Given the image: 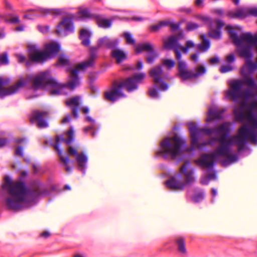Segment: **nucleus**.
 <instances>
[{"instance_id":"obj_1","label":"nucleus","mask_w":257,"mask_h":257,"mask_svg":"<svg viewBox=\"0 0 257 257\" xmlns=\"http://www.w3.org/2000/svg\"><path fill=\"white\" fill-rule=\"evenodd\" d=\"M108 36L100 38L97 42V45L90 47L89 50V58L87 61H82L77 65L76 68L71 70L70 80L65 84L59 83L53 78L50 71L41 72L33 79V87L35 89L49 88L50 94L52 95L65 93V89L69 88L73 90L77 87L80 82L78 77L80 70H85L88 67H93L95 64V60L98 58V51L102 46L106 47L108 41Z\"/></svg>"},{"instance_id":"obj_2","label":"nucleus","mask_w":257,"mask_h":257,"mask_svg":"<svg viewBox=\"0 0 257 257\" xmlns=\"http://www.w3.org/2000/svg\"><path fill=\"white\" fill-rule=\"evenodd\" d=\"M33 188L27 186L25 182L18 181L9 186V195L6 199L8 207L15 211L29 208L36 205L43 196H49L50 192L43 189L44 184L39 180L32 183Z\"/></svg>"},{"instance_id":"obj_3","label":"nucleus","mask_w":257,"mask_h":257,"mask_svg":"<svg viewBox=\"0 0 257 257\" xmlns=\"http://www.w3.org/2000/svg\"><path fill=\"white\" fill-rule=\"evenodd\" d=\"M227 131L223 132L220 136L221 144H219L214 150L213 156L227 155L232 152V146L234 145L247 144V141L251 142V136L248 134L251 133V128L248 125H242L239 131V133L235 137L230 136L231 130V123L227 122L226 126Z\"/></svg>"},{"instance_id":"obj_4","label":"nucleus","mask_w":257,"mask_h":257,"mask_svg":"<svg viewBox=\"0 0 257 257\" xmlns=\"http://www.w3.org/2000/svg\"><path fill=\"white\" fill-rule=\"evenodd\" d=\"M186 147L185 141L176 134L172 139L166 137L161 142L155 157H162L165 160L169 159L179 163L185 157L184 151Z\"/></svg>"},{"instance_id":"obj_5","label":"nucleus","mask_w":257,"mask_h":257,"mask_svg":"<svg viewBox=\"0 0 257 257\" xmlns=\"http://www.w3.org/2000/svg\"><path fill=\"white\" fill-rule=\"evenodd\" d=\"M195 168L191 167L189 160H186L180 168L179 173L171 176L165 182V186L172 190H184L195 181Z\"/></svg>"},{"instance_id":"obj_6","label":"nucleus","mask_w":257,"mask_h":257,"mask_svg":"<svg viewBox=\"0 0 257 257\" xmlns=\"http://www.w3.org/2000/svg\"><path fill=\"white\" fill-rule=\"evenodd\" d=\"M176 58L178 60L177 76L181 78L183 81H185L191 78L196 79L199 77L203 76L206 73V69L202 65L197 68V71L193 72L188 70V65L187 62L181 60L182 54L179 48L173 50Z\"/></svg>"},{"instance_id":"obj_7","label":"nucleus","mask_w":257,"mask_h":257,"mask_svg":"<svg viewBox=\"0 0 257 257\" xmlns=\"http://www.w3.org/2000/svg\"><path fill=\"white\" fill-rule=\"evenodd\" d=\"M163 73V67L158 65L153 68L150 71V76L153 78L156 84L150 87L148 90V94L151 98L160 99L161 96L159 93L160 89L165 91L169 88V85L165 82L161 77Z\"/></svg>"},{"instance_id":"obj_8","label":"nucleus","mask_w":257,"mask_h":257,"mask_svg":"<svg viewBox=\"0 0 257 257\" xmlns=\"http://www.w3.org/2000/svg\"><path fill=\"white\" fill-rule=\"evenodd\" d=\"M243 83L249 87L257 89V84L255 79L252 77L245 76L243 82L239 79H235L230 82V88L226 92V97L228 99H232L234 101H237L242 97V88Z\"/></svg>"},{"instance_id":"obj_9","label":"nucleus","mask_w":257,"mask_h":257,"mask_svg":"<svg viewBox=\"0 0 257 257\" xmlns=\"http://www.w3.org/2000/svg\"><path fill=\"white\" fill-rule=\"evenodd\" d=\"M228 122L221 123L217 127L213 128H198L193 122L189 123V131L191 137V143L192 145L197 144L200 137L201 133H204L207 136H211L213 134L222 135L223 132H226L227 129L226 127Z\"/></svg>"},{"instance_id":"obj_10","label":"nucleus","mask_w":257,"mask_h":257,"mask_svg":"<svg viewBox=\"0 0 257 257\" xmlns=\"http://www.w3.org/2000/svg\"><path fill=\"white\" fill-rule=\"evenodd\" d=\"M214 150L208 154L207 153L201 154L199 158L194 160V163L198 167L201 168H205L207 171H211L216 166L217 161H219L220 156H213Z\"/></svg>"},{"instance_id":"obj_11","label":"nucleus","mask_w":257,"mask_h":257,"mask_svg":"<svg viewBox=\"0 0 257 257\" xmlns=\"http://www.w3.org/2000/svg\"><path fill=\"white\" fill-rule=\"evenodd\" d=\"M67 152L70 156L75 157L77 170L81 172L83 176H84L88 168V157L87 153L85 152L78 153L75 148L72 147L68 148Z\"/></svg>"},{"instance_id":"obj_12","label":"nucleus","mask_w":257,"mask_h":257,"mask_svg":"<svg viewBox=\"0 0 257 257\" xmlns=\"http://www.w3.org/2000/svg\"><path fill=\"white\" fill-rule=\"evenodd\" d=\"M10 79H8L6 81L1 77V99L6 96L12 95L17 93L19 90L24 87L28 83V80L23 78L21 79L14 85L11 86L8 88H3V85L8 83Z\"/></svg>"},{"instance_id":"obj_13","label":"nucleus","mask_w":257,"mask_h":257,"mask_svg":"<svg viewBox=\"0 0 257 257\" xmlns=\"http://www.w3.org/2000/svg\"><path fill=\"white\" fill-rule=\"evenodd\" d=\"M74 32L73 20L70 18H64L57 26L56 33L60 37H65Z\"/></svg>"},{"instance_id":"obj_14","label":"nucleus","mask_w":257,"mask_h":257,"mask_svg":"<svg viewBox=\"0 0 257 257\" xmlns=\"http://www.w3.org/2000/svg\"><path fill=\"white\" fill-rule=\"evenodd\" d=\"M143 51L147 52L149 54L147 58V62L149 64H153L158 56L156 51L154 49V45L150 43L145 42L138 44L136 48V53L140 54Z\"/></svg>"},{"instance_id":"obj_15","label":"nucleus","mask_w":257,"mask_h":257,"mask_svg":"<svg viewBox=\"0 0 257 257\" xmlns=\"http://www.w3.org/2000/svg\"><path fill=\"white\" fill-rule=\"evenodd\" d=\"M104 95L106 99L112 102H114L126 96L122 91L121 84L120 83L114 84L111 87L104 92Z\"/></svg>"},{"instance_id":"obj_16","label":"nucleus","mask_w":257,"mask_h":257,"mask_svg":"<svg viewBox=\"0 0 257 257\" xmlns=\"http://www.w3.org/2000/svg\"><path fill=\"white\" fill-rule=\"evenodd\" d=\"M49 14H52L54 16L70 15L69 9L67 8L61 9H43L39 8L34 12L33 16L44 17Z\"/></svg>"},{"instance_id":"obj_17","label":"nucleus","mask_w":257,"mask_h":257,"mask_svg":"<svg viewBox=\"0 0 257 257\" xmlns=\"http://www.w3.org/2000/svg\"><path fill=\"white\" fill-rule=\"evenodd\" d=\"M47 112L46 111H40L35 110L32 112L30 120L31 123L35 121L40 128H45L48 126V123L46 119L47 116Z\"/></svg>"},{"instance_id":"obj_18","label":"nucleus","mask_w":257,"mask_h":257,"mask_svg":"<svg viewBox=\"0 0 257 257\" xmlns=\"http://www.w3.org/2000/svg\"><path fill=\"white\" fill-rule=\"evenodd\" d=\"M28 50L29 58L33 62H44L48 59V56L46 53H44V51H40L36 46L32 45L30 46Z\"/></svg>"},{"instance_id":"obj_19","label":"nucleus","mask_w":257,"mask_h":257,"mask_svg":"<svg viewBox=\"0 0 257 257\" xmlns=\"http://www.w3.org/2000/svg\"><path fill=\"white\" fill-rule=\"evenodd\" d=\"M247 121L251 123V125L248 124L243 125L250 126L251 133L248 134L251 136V143L257 145V112L255 111L249 113L247 117Z\"/></svg>"},{"instance_id":"obj_20","label":"nucleus","mask_w":257,"mask_h":257,"mask_svg":"<svg viewBox=\"0 0 257 257\" xmlns=\"http://www.w3.org/2000/svg\"><path fill=\"white\" fill-rule=\"evenodd\" d=\"M216 27L215 29L208 28V36L212 39L219 40L222 38L221 30L225 25L224 22L220 19H216Z\"/></svg>"},{"instance_id":"obj_21","label":"nucleus","mask_w":257,"mask_h":257,"mask_svg":"<svg viewBox=\"0 0 257 257\" xmlns=\"http://www.w3.org/2000/svg\"><path fill=\"white\" fill-rule=\"evenodd\" d=\"M80 98L79 96H76L66 101V105L71 107L72 115L76 119L79 118V110L80 109L79 100Z\"/></svg>"},{"instance_id":"obj_22","label":"nucleus","mask_w":257,"mask_h":257,"mask_svg":"<svg viewBox=\"0 0 257 257\" xmlns=\"http://www.w3.org/2000/svg\"><path fill=\"white\" fill-rule=\"evenodd\" d=\"M61 48V45L59 43L52 42L45 45L44 53H46L48 58H51L56 56Z\"/></svg>"},{"instance_id":"obj_23","label":"nucleus","mask_w":257,"mask_h":257,"mask_svg":"<svg viewBox=\"0 0 257 257\" xmlns=\"http://www.w3.org/2000/svg\"><path fill=\"white\" fill-rule=\"evenodd\" d=\"M63 141H64V140L62 136H57L56 138V142L54 147L58 154L60 160L65 165H66L70 162V159L67 156H63L62 151L60 149V143Z\"/></svg>"},{"instance_id":"obj_24","label":"nucleus","mask_w":257,"mask_h":257,"mask_svg":"<svg viewBox=\"0 0 257 257\" xmlns=\"http://www.w3.org/2000/svg\"><path fill=\"white\" fill-rule=\"evenodd\" d=\"M85 121L90 123V125L84 128V133L87 134L88 132L91 131V136L94 137L97 134L99 131V128H97L96 127L95 120L89 115H86Z\"/></svg>"},{"instance_id":"obj_25","label":"nucleus","mask_w":257,"mask_h":257,"mask_svg":"<svg viewBox=\"0 0 257 257\" xmlns=\"http://www.w3.org/2000/svg\"><path fill=\"white\" fill-rule=\"evenodd\" d=\"M164 48L167 50H174L176 49L179 48L180 42H178L176 36L171 35L169 36L167 40L164 42Z\"/></svg>"},{"instance_id":"obj_26","label":"nucleus","mask_w":257,"mask_h":257,"mask_svg":"<svg viewBox=\"0 0 257 257\" xmlns=\"http://www.w3.org/2000/svg\"><path fill=\"white\" fill-rule=\"evenodd\" d=\"M224 111V109L218 110L217 109L210 108L208 112V117L206 119V121L210 122L213 120L221 119Z\"/></svg>"},{"instance_id":"obj_27","label":"nucleus","mask_w":257,"mask_h":257,"mask_svg":"<svg viewBox=\"0 0 257 257\" xmlns=\"http://www.w3.org/2000/svg\"><path fill=\"white\" fill-rule=\"evenodd\" d=\"M123 88L125 87L129 92L134 91L138 89L139 84L132 77L127 78L124 82L120 83Z\"/></svg>"},{"instance_id":"obj_28","label":"nucleus","mask_w":257,"mask_h":257,"mask_svg":"<svg viewBox=\"0 0 257 257\" xmlns=\"http://www.w3.org/2000/svg\"><path fill=\"white\" fill-rule=\"evenodd\" d=\"M200 38L202 42L197 45V49L203 52L207 51L211 46L209 39L207 38L206 35L205 34L201 35Z\"/></svg>"},{"instance_id":"obj_29","label":"nucleus","mask_w":257,"mask_h":257,"mask_svg":"<svg viewBox=\"0 0 257 257\" xmlns=\"http://www.w3.org/2000/svg\"><path fill=\"white\" fill-rule=\"evenodd\" d=\"M231 152H229L227 155H222L221 157H226L227 158L221 162V165L223 167H226L232 164L234 162H237L239 160V155L237 153L231 154Z\"/></svg>"},{"instance_id":"obj_30","label":"nucleus","mask_w":257,"mask_h":257,"mask_svg":"<svg viewBox=\"0 0 257 257\" xmlns=\"http://www.w3.org/2000/svg\"><path fill=\"white\" fill-rule=\"evenodd\" d=\"M97 24L99 27L103 29H108L111 28L112 21L105 19L102 15H97L95 16Z\"/></svg>"},{"instance_id":"obj_31","label":"nucleus","mask_w":257,"mask_h":257,"mask_svg":"<svg viewBox=\"0 0 257 257\" xmlns=\"http://www.w3.org/2000/svg\"><path fill=\"white\" fill-rule=\"evenodd\" d=\"M91 33L86 29H82L80 32L79 39L81 41L82 44L88 47L90 44Z\"/></svg>"},{"instance_id":"obj_32","label":"nucleus","mask_w":257,"mask_h":257,"mask_svg":"<svg viewBox=\"0 0 257 257\" xmlns=\"http://www.w3.org/2000/svg\"><path fill=\"white\" fill-rule=\"evenodd\" d=\"M230 18H234L235 17L239 18H245L249 16L248 8L238 9L234 13L229 12L227 15Z\"/></svg>"},{"instance_id":"obj_33","label":"nucleus","mask_w":257,"mask_h":257,"mask_svg":"<svg viewBox=\"0 0 257 257\" xmlns=\"http://www.w3.org/2000/svg\"><path fill=\"white\" fill-rule=\"evenodd\" d=\"M233 113L236 121L243 122L245 119V113L241 107H236L233 110Z\"/></svg>"},{"instance_id":"obj_34","label":"nucleus","mask_w":257,"mask_h":257,"mask_svg":"<svg viewBox=\"0 0 257 257\" xmlns=\"http://www.w3.org/2000/svg\"><path fill=\"white\" fill-rule=\"evenodd\" d=\"M177 245V250L178 252L182 255H185L187 253L185 239L182 237H179L175 240Z\"/></svg>"},{"instance_id":"obj_35","label":"nucleus","mask_w":257,"mask_h":257,"mask_svg":"<svg viewBox=\"0 0 257 257\" xmlns=\"http://www.w3.org/2000/svg\"><path fill=\"white\" fill-rule=\"evenodd\" d=\"M111 55L112 57L116 59L117 63H121L126 59L125 53L119 49L112 51Z\"/></svg>"},{"instance_id":"obj_36","label":"nucleus","mask_w":257,"mask_h":257,"mask_svg":"<svg viewBox=\"0 0 257 257\" xmlns=\"http://www.w3.org/2000/svg\"><path fill=\"white\" fill-rule=\"evenodd\" d=\"M247 144H240L237 145L238 147L237 154L241 157H245L249 154L251 152V149L246 146Z\"/></svg>"},{"instance_id":"obj_37","label":"nucleus","mask_w":257,"mask_h":257,"mask_svg":"<svg viewBox=\"0 0 257 257\" xmlns=\"http://www.w3.org/2000/svg\"><path fill=\"white\" fill-rule=\"evenodd\" d=\"M70 64L69 57L65 54L61 53L59 55L57 65L62 67L69 65Z\"/></svg>"},{"instance_id":"obj_38","label":"nucleus","mask_w":257,"mask_h":257,"mask_svg":"<svg viewBox=\"0 0 257 257\" xmlns=\"http://www.w3.org/2000/svg\"><path fill=\"white\" fill-rule=\"evenodd\" d=\"M120 40L117 38L110 39L109 38L106 44V48L112 50V51L118 49L119 45Z\"/></svg>"},{"instance_id":"obj_39","label":"nucleus","mask_w":257,"mask_h":257,"mask_svg":"<svg viewBox=\"0 0 257 257\" xmlns=\"http://www.w3.org/2000/svg\"><path fill=\"white\" fill-rule=\"evenodd\" d=\"M195 46V44L194 42L192 40H187L186 42L185 46H182L180 44L179 50H181L184 54H188L189 49L192 48H194Z\"/></svg>"},{"instance_id":"obj_40","label":"nucleus","mask_w":257,"mask_h":257,"mask_svg":"<svg viewBox=\"0 0 257 257\" xmlns=\"http://www.w3.org/2000/svg\"><path fill=\"white\" fill-rule=\"evenodd\" d=\"M205 197V193L202 190L195 192L192 197L191 199L194 203H199L202 201Z\"/></svg>"},{"instance_id":"obj_41","label":"nucleus","mask_w":257,"mask_h":257,"mask_svg":"<svg viewBox=\"0 0 257 257\" xmlns=\"http://www.w3.org/2000/svg\"><path fill=\"white\" fill-rule=\"evenodd\" d=\"M122 37L125 39L126 43L128 45H134L136 43V40L130 32H124Z\"/></svg>"},{"instance_id":"obj_42","label":"nucleus","mask_w":257,"mask_h":257,"mask_svg":"<svg viewBox=\"0 0 257 257\" xmlns=\"http://www.w3.org/2000/svg\"><path fill=\"white\" fill-rule=\"evenodd\" d=\"M168 25V23L167 21H162L157 25H153L149 27V30L151 32H156L158 31L163 27L167 26Z\"/></svg>"},{"instance_id":"obj_43","label":"nucleus","mask_w":257,"mask_h":257,"mask_svg":"<svg viewBox=\"0 0 257 257\" xmlns=\"http://www.w3.org/2000/svg\"><path fill=\"white\" fill-rule=\"evenodd\" d=\"M9 18L5 19L6 23L11 24H17L20 22L19 16L18 15H14L12 13L8 14Z\"/></svg>"},{"instance_id":"obj_44","label":"nucleus","mask_w":257,"mask_h":257,"mask_svg":"<svg viewBox=\"0 0 257 257\" xmlns=\"http://www.w3.org/2000/svg\"><path fill=\"white\" fill-rule=\"evenodd\" d=\"M199 19L204 23L208 28L213 27V21L211 17L207 16H201L198 17Z\"/></svg>"},{"instance_id":"obj_45","label":"nucleus","mask_w":257,"mask_h":257,"mask_svg":"<svg viewBox=\"0 0 257 257\" xmlns=\"http://www.w3.org/2000/svg\"><path fill=\"white\" fill-rule=\"evenodd\" d=\"M246 59V63L248 69L250 72H253L257 69V64L252 62L251 59H248L246 57H243Z\"/></svg>"},{"instance_id":"obj_46","label":"nucleus","mask_w":257,"mask_h":257,"mask_svg":"<svg viewBox=\"0 0 257 257\" xmlns=\"http://www.w3.org/2000/svg\"><path fill=\"white\" fill-rule=\"evenodd\" d=\"M68 138L65 140V143L67 145H70L74 140V133L72 127H70L67 132Z\"/></svg>"},{"instance_id":"obj_47","label":"nucleus","mask_w":257,"mask_h":257,"mask_svg":"<svg viewBox=\"0 0 257 257\" xmlns=\"http://www.w3.org/2000/svg\"><path fill=\"white\" fill-rule=\"evenodd\" d=\"M168 23V25H170L171 31L172 32H175L179 30H180L182 23L181 22H178L176 23H173L170 21H167Z\"/></svg>"},{"instance_id":"obj_48","label":"nucleus","mask_w":257,"mask_h":257,"mask_svg":"<svg viewBox=\"0 0 257 257\" xmlns=\"http://www.w3.org/2000/svg\"><path fill=\"white\" fill-rule=\"evenodd\" d=\"M200 26L195 23L188 22L186 23V29L188 32L193 31L197 30Z\"/></svg>"},{"instance_id":"obj_49","label":"nucleus","mask_w":257,"mask_h":257,"mask_svg":"<svg viewBox=\"0 0 257 257\" xmlns=\"http://www.w3.org/2000/svg\"><path fill=\"white\" fill-rule=\"evenodd\" d=\"M9 64L8 53L7 52L1 53V65H8Z\"/></svg>"},{"instance_id":"obj_50","label":"nucleus","mask_w":257,"mask_h":257,"mask_svg":"<svg viewBox=\"0 0 257 257\" xmlns=\"http://www.w3.org/2000/svg\"><path fill=\"white\" fill-rule=\"evenodd\" d=\"M4 135V133L1 131V148L7 146L11 142H13L12 137L9 138H2V136Z\"/></svg>"},{"instance_id":"obj_51","label":"nucleus","mask_w":257,"mask_h":257,"mask_svg":"<svg viewBox=\"0 0 257 257\" xmlns=\"http://www.w3.org/2000/svg\"><path fill=\"white\" fill-rule=\"evenodd\" d=\"M220 137H212L210 139H209L207 141H206V145H208L210 146H214L216 142H218L219 143V144H221V141H220Z\"/></svg>"},{"instance_id":"obj_52","label":"nucleus","mask_w":257,"mask_h":257,"mask_svg":"<svg viewBox=\"0 0 257 257\" xmlns=\"http://www.w3.org/2000/svg\"><path fill=\"white\" fill-rule=\"evenodd\" d=\"M163 64L169 69H172L174 67L175 65V62L174 60L170 59H166L163 61Z\"/></svg>"},{"instance_id":"obj_53","label":"nucleus","mask_w":257,"mask_h":257,"mask_svg":"<svg viewBox=\"0 0 257 257\" xmlns=\"http://www.w3.org/2000/svg\"><path fill=\"white\" fill-rule=\"evenodd\" d=\"M253 95V93L251 89L247 88L242 92V97L248 99Z\"/></svg>"},{"instance_id":"obj_54","label":"nucleus","mask_w":257,"mask_h":257,"mask_svg":"<svg viewBox=\"0 0 257 257\" xmlns=\"http://www.w3.org/2000/svg\"><path fill=\"white\" fill-rule=\"evenodd\" d=\"M79 13L81 17L84 19H87L91 17V15L88 9H83L80 11Z\"/></svg>"},{"instance_id":"obj_55","label":"nucleus","mask_w":257,"mask_h":257,"mask_svg":"<svg viewBox=\"0 0 257 257\" xmlns=\"http://www.w3.org/2000/svg\"><path fill=\"white\" fill-rule=\"evenodd\" d=\"M145 77V74L144 73H137L134 75L133 78L139 84Z\"/></svg>"},{"instance_id":"obj_56","label":"nucleus","mask_w":257,"mask_h":257,"mask_svg":"<svg viewBox=\"0 0 257 257\" xmlns=\"http://www.w3.org/2000/svg\"><path fill=\"white\" fill-rule=\"evenodd\" d=\"M233 70V67L230 64L222 65L220 67V71L222 73H225Z\"/></svg>"},{"instance_id":"obj_57","label":"nucleus","mask_w":257,"mask_h":257,"mask_svg":"<svg viewBox=\"0 0 257 257\" xmlns=\"http://www.w3.org/2000/svg\"><path fill=\"white\" fill-rule=\"evenodd\" d=\"M249 16L257 17V7L248 8Z\"/></svg>"},{"instance_id":"obj_58","label":"nucleus","mask_w":257,"mask_h":257,"mask_svg":"<svg viewBox=\"0 0 257 257\" xmlns=\"http://www.w3.org/2000/svg\"><path fill=\"white\" fill-rule=\"evenodd\" d=\"M28 139L26 137L17 138L13 140V142L17 144H25L28 143Z\"/></svg>"},{"instance_id":"obj_59","label":"nucleus","mask_w":257,"mask_h":257,"mask_svg":"<svg viewBox=\"0 0 257 257\" xmlns=\"http://www.w3.org/2000/svg\"><path fill=\"white\" fill-rule=\"evenodd\" d=\"M38 29L40 32L43 34H45L48 32L49 30V27L48 26L39 25L38 26Z\"/></svg>"},{"instance_id":"obj_60","label":"nucleus","mask_w":257,"mask_h":257,"mask_svg":"<svg viewBox=\"0 0 257 257\" xmlns=\"http://www.w3.org/2000/svg\"><path fill=\"white\" fill-rule=\"evenodd\" d=\"M218 193L217 190L215 188H212L211 189V203L213 204L215 202V197L217 196Z\"/></svg>"},{"instance_id":"obj_61","label":"nucleus","mask_w":257,"mask_h":257,"mask_svg":"<svg viewBox=\"0 0 257 257\" xmlns=\"http://www.w3.org/2000/svg\"><path fill=\"white\" fill-rule=\"evenodd\" d=\"M15 154L21 157L24 156V149L22 146H18L15 150Z\"/></svg>"},{"instance_id":"obj_62","label":"nucleus","mask_w":257,"mask_h":257,"mask_svg":"<svg viewBox=\"0 0 257 257\" xmlns=\"http://www.w3.org/2000/svg\"><path fill=\"white\" fill-rule=\"evenodd\" d=\"M212 171V173H210L208 174L207 175L208 178L210 180H217V172L213 169Z\"/></svg>"},{"instance_id":"obj_63","label":"nucleus","mask_w":257,"mask_h":257,"mask_svg":"<svg viewBox=\"0 0 257 257\" xmlns=\"http://www.w3.org/2000/svg\"><path fill=\"white\" fill-rule=\"evenodd\" d=\"M32 167L35 174H38L41 169V166L39 163L33 164Z\"/></svg>"},{"instance_id":"obj_64","label":"nucleus","mask_w":257,"mask_h":257,"mask_svg":"<svg viewBox=\"0 0 257 257\" xmlns=\"http://www.w3.org/2000/svg\"><path fill=\"white\" fill-rule=\"evenodd\" d=\"M257 108V102L254 103H251L248 107V110L249 113L255 112V109Z\"/></svg>"}]
</instances>
